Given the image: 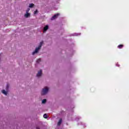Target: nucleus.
I'll list each match as a JSON object with an SVG mask.
<instances>
[{"label": "nucleus", "mask_w": 129, "mask_h": 129, "mask_svg": "<svg viewBox=\"0 0 129 129\" xmlns=\"http://www.w3.org/2000/svg\"><path fill=\"white\" fill-rule=\"evenodd\" d=\"M42 45H43V42H41L40 43L39 46L38 47H36L35 48V51L32 52V55H35V54H36V53H38V52H39V50H40V49H41V48H42Z\"/></svg>", "instance_id": "obj_1"}, {"label": "nucleus", "mask_w": 129, "mask_h": 129, "mask_svg": "<svg viewBox=\"0 0 129 129\" xmlns=\"http://www.w3.org/2000/svg\"><path fill=\"white\" fill-rule=\"evenodd\" d=\"M48 91L49 89H48L47 87L45 88L44 89H43L41 92V95H45V94H47Z\"/></svg>", "instance_id": "obj_2"}, {"label": "nucleus", "mask_w": 129, "mask_h": 129, "mask_svg": "<svg viewBox=\"0 0 129 129\" xmlns=\"http://www.w3.org/2000/svg\"><path fill=\"white\" fill-rule=\"evenodd\" d=\"M58 16H60V14L57 13L56 14L54 15L52 17V18H51V20H55V19H57Z\"/></svg>", "instance_id": "obj_3"}, {"label": "nucleus", "mask_w": 129, "mask_h": 129, "mask_svg": "<svg viewBox=\"0 0 129 129\" xmlns=\"http://www.w3.org/2000/svg\"><path fill=\"white\" fill-rule=\"evenodd\" d=\"M36 76L37 77H40L41 76H42V70H40L38 72V73L36 75Z\"/></svg>", "instance_id": "obj_4"}, {"label": "nucleus", "mask_w": 129, "mask_h": 129, "mask_svg": "<svg viewBox=\"0 0 129 129\" xmlns=\"http://www.w3.org/2000/svg\"><path fill=\"white\" fill-rule=\"evenodd\" d=\"M49 29V26L46 25L43 29V33H45V32H46L47 30Z\"/></svg>", "instance_id": "obj_5"}, {"label": "nucleus", "mask_w": 129, "mask_h": 129, "mask_svg": "<svg viewBox=\"0 0 129 129\" xmlns=\"http://www.w3.org/2000/svg\"><path fill=\"white\" fill-rule=\"evenodd\" d=\"M30 13H26V14H25L24 17H25V18H29V17H30Z\"/></svg>", "instance_id": "obj_6"}, {"label": "nucleus", "mask_w": 129, "mask_h": 129, "mask_svg": "<svg viewBox=\"0 0 129 129\" xmlns=\"http://www.w3.org/2000/svg\"><path fill=\"white\" fill-rule=\"evenodd\" d=\"M61 123H62V119H60L57 123V125H61Z\"/></svg>", "instance_id": "obj_7"}, {"label": "nucleus", "mask_w": 129, "mask_h": 129, "mask_svg": "<svg viewBox=\"0 0 129 129\" xmlns=\"http://www.w3.org/2000/svg\"><path fill=\"white\" fill-rule=\"evenodd\" d=\"M123 47V45L122 44H120L117 46V48H118V49H122Z\"/></svg>", "instance_id": "obj_8"}, {"label": "nucleus", "mask_w": 129, "mask_h": 129, "mask_svg": "<svg viewBox=\"0 0 129 129\" xmlns=\"http://www.w3.org/2000/svg\"><path fill=\"white\" fill-rule=\"evenodd\" d=\"M2 93H3V94H5V95H7V94H8V92L6 91V90H3Z\"/></svg>", "instance_id": "obj_9"}, {"label": "nucleus", "mask_w": 129, "mask_h": 129, "mask_svg": "<svg viewBox=\"0 0 129 129\" xmlns=\"http://www.w3.org/2000/svg\"><path fill=\"white\" fill-rule=\"evenodd\" d=\"M46 102L47 100L46 99H44L43 100H42V103H46Z\"/></svg>", "instance_id": "obj_10"}, {"label": "nucleus", "mask_w": 129, "mask_h": 129, "mask_svg": "<svg viewBox=\"0 0 129 129\" xmlns=\"http://www.w3.org/2000/svg\"><path fill=\"white\" fill-rule=\"evenodd\" d=\"M43 117H44V118H48V115H47V114H44L43 115Z\"/></svg>", "instance_id": "obj_11"}, {"label": "nucleus", "mask_w": 129, "mask_h": 129, "mask_svg": "<svg viewBox=\"0 0 129 129\" xmlns=\"http://www.w3.org/2000/svg\"><path fill=\"white\" fill-rule=\"evenodd\" d=\"M34 6V4H29V8H33Z\"/></svg>", "instance_id": "obj_12"}, {"label": "nucleus", "mask_w": 129, "mask_h": 129, "mask_svg": "<svg viewBox=\"0 0 129 129\" xmlns=\"http://www.w3.org/2000/svg\"><path fill=\"white\" fill-rule=\"evenodd\" d=\"M34 14V15H36V14H38V10H36V11H35Z\"/></svg>", "instance_id": "obj_13"}, {"label": "nucleus", "mask_w": 129, "mask_h": 129, "mask_svg": "<svg viewBox=\"0 0 129 129\" xmlns=\"http://www.w3.org/2000/svg\"><path fill=\"white\" fill-rule=\"evenodd\" d=\"M30 12V8H28V9L26 10V13H29Z\"/></svg>", "instance_id": "obj_14"}, {"label": "nucleus", "mask_w": 129, "mask_h": 129, "mask_svg": "<svg viewBox=\"0 0 129 129\" xmlns=\"http://www.w3.org/2000/svg\"><path fill=\"white\" fill-rule=\"evenodd\" d=\"M40 62H41V59H39L37 60V63H40Z\"/></svg>", "instance_id": "obj_15"}, {"label": "nucleus", "mask_w": 129, "mask_h": 129, "mask_svg": "<svg viewBox=\"0 0 129 129\" xmlns=\"http://www.w3.org/2000/svg\"><path fill=\"white\" fill-rule=\"evenodd\" d=\"M6 88H7V89H9V85H7Z\"/></svg>", "instance_id": "obj_16"}, {"label": "nucleus", "mask_w": 129, "mask_h": 129, "mask_svg": "<svg viewBox=\"0 0 129 129\" xmlns=\"http://www.w3.org/2000/svg\"><path fill=\"white\" fill-rule=\"evenodd\" d=\"M36 129H40V127L37 126V127H36Z\"/></svg>", "instance_id": "obj_17"}]
</instances>
